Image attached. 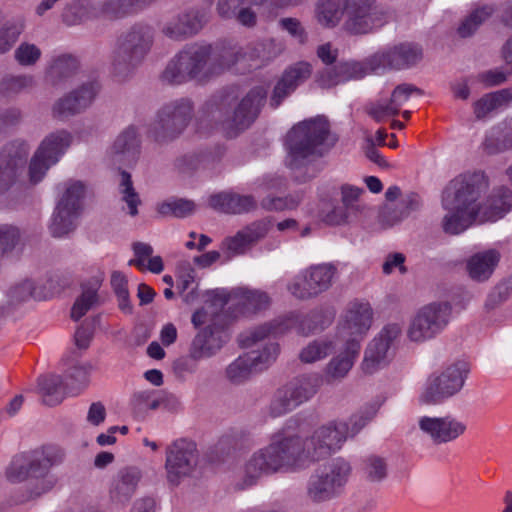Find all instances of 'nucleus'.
<instances>
[{
    "instance_id": "nucleus-37",
    "label": "nucleus",
    "mask_w": 512,
    "mask_h": 512,
    "mask_svg": "<svg viewBox=\"0 0 512 512\" xmlns=\"http://www.w3.org/2000/svg\"><path fill=\"white\" fill-rule=\"evenodd\" d=\"M139 134L134 126L121 132L111 147V153L121 155L124 160H133L139 151Z\"/></svg>"
},
{
    "instance_id": "nucleus-54",
    "label": "nucleus",
    "mask_w": 512,
    "mask_h": 512,
    "mask_svg": "<svg viewBox=\"0 0 512 512\" xmlns=\"http://www.w3.org/2000/svg\"><path fill=\"white\" fill-rule=\"evenodd\" d=\"M83 108L78 103L76 96L72 93L59 99L53 106V115L57 118L63 119L72 116L82 111Z\"/></svg>"
},
{
    "instance_id": "nucleus-14",
    "label": "nucleus",
    "mask_w": 512,
    "mask_h": 512,
    "mask_svg": "<svg viewBox=\"0 0 512 512\" xmlns=\"http://www.w3.org/2000/svg\"><path fill=\"white\" fill-rule=\"evenodd\" d=\"M72 142L71 134L60 130L47 135L41 142L29 167L30 180L38 183L43 179L47 170L55 165L65 154Z\"/></svg>"
},
{
    "instance_id": "nucleus-15",
    "label": "nucleus",
    "mask_w": 512,
    "mask_h": 512,
    "mask_svg": "<svg viewBox=\"0 0 512 512\" xmlns=\"http://www.w3.org/2000/svg\"><path fill=\"white\" fill-rule=\"evenodd\" d=\"M402 331L400 324L389 323L367 345L360 365L366 375H373L385 368L392 359V345Z\"/></svg>"
},
{
    "instance_id": "nucleus-51",
    "label": "nucleus",
    "mask_w": 512,
    "mask_h": 512,
    "mask_svg": "<svg viewBox=\"0 0 512 512\" xmlns=\"http://www.w3.org/2000/svg\"><path fill=\"white\" fill-rule=\"evenodd\" d=\"M120 192L122 194V200L128 206V213L131 216L137 215V207L140 204V199L132 186L130 175L126 172H122L121 174Z\"/></svg>"
},
{
    "instance_id": "nucleus-26",
    "label": "nucleus",
    "mask_w": 512,
    "mask_h": 512,
    "mask_svg": "<svg viewBox=\"0 0 512 512\" xmlns=\"http://www.w3.org/2000/svg\"><path fill=\"white\" fill-rule=\"evenodd\" d=\"M40 477L41 489L31 496H41L50 491L55 485V478L49 474V469L60 464L64 459V451L56 446H45L30 452Z\"/></svg>"
},
{
    "instance_id": "nucleus-6",
    "label": "nucleus",
    "mask_w": 512,
    "mask_h": 512,
    "mask_svg": "<svg viewBox=\"0 0 512 512\" xmlns=\"http://www.w3.org/2000/svg\"><path fill=\"white\" fill-rule=\"evenodd\" d=\"M452 319V306L447 301H432L418 307L409 317L405 330L411 343L423 344L437 338Z\"/></svg>"
},
{
    "instance_id": "nucleus-16",
    "label": "nucleus",
    "mask_w": 512,
    "mask_h": 512,
    "mask_svg": "<svg viewBox=\"0 0 512 512\" xmlns=\"http://www.w3.org/2000/svg\"><path fill=\"white\" fill-rule=\"evenodd\" d=\"M207 302L215 310H220L227 303L237 306L241 314L255 313L270 304V298L264 291L249 287H236L231 290L215 289L207 294Z\"/></svg>"
},
{
    "instance_id": "nucleus-56",
    "label": "nucleus",
    "mask_w": 512,
    "mask_h": 512,
    "mask_svg": "<svg viewBox=\"0 0 512 512\" xmlns=\"http://www.w3.org/2000/svg\"><path fill=\"white\" fill-rule=\"evenodd\" d=\"M41 50L32 43L23 42L15 50L14 56L21 66H32L41 57Z\"/></svg>"
},
{
    "instance_id": "nucleus-60",
    "label": "nucleus",
    "mask_w": 512,
    "mask_h": 512,
    "mask_svg": "<svg viewBox=\"0 0 512 512\" xmlns=\"http://www.w3.org/2000/svg\"><path fill=\"white\" fill-rule=\"evenodd\" d=\"M363 193V189L351 184H342L340 186L341 202L346 210L354 212L358 210V200Z\"/></svg>"
},
{
    "instance_id": "nucleus-4",
    "label": "nucleus",
    "mask_w": 512,
    "mask_h": 512,
    "mask_svg": "<svg viewBox=\"0 0 512 512\" xmlns=\"http://www.w3.org/2000/svg\"><path fill=\"white\" fill-rule=\"evenodd\" d=\"M336 141L329 132L327 120L317 116L295 125L287 134V166L299 181L314 177L310 173L312 157L322 155Z\"/></svg>"
},
{
    "instance_id": "nucleus-57",
    "label": "nucleus",
    "mask_w": 512,
    "mask_h": 512,
    "mask_svg": "<svg viewBox=\"0 0 512 512\" xmlns=\"http://www.w3.org/2000/svg\"><path fill=\"white\" fill-rule=\"evenodd\" d=\"M90 15V5L87 1L78 0L67 6L63 12V20L68 25H74Z\"/></svg>"
},
{
    "instance_id": "nucleus-49",
    "label": "nucleus",
    "mask_w": 512,
    "mask_h": 512,
    "mask_svg": "<svg viewBox=\"0 0 512 512\" xmlns=\"http://www.w3.org/2000/svg\"><path fill=\"white\" fill-rule=\"evenodd\" d=\"M77 355L70 361V367L63 381L64 385L71 389V391L85 386L88 383V377L91 370L89 363H79L77 361Z\"/></svg>"
},
{
    "instance_id": "nucleus-31",
    "label": "nucleus",
    "mask_w": 512,
    "mask_h": 512,
    "mask_svg": "<svg viewBox=\"0 0 512 512\" xmlns=\"http://www.w3.org/2000/svg\"><path fill=\"white\" fill-rule=\"evenodd\" d=\"M500 259L501 254L495 248L479 251L468 258L467 273L471 279L484 282L492 276Z\"/></svg>"
},
{
    "instance_id": "nucleus-59",
    "label": "nucleus",
    "mask_w": 512,
    "mask_h": 512,
    "mask_svg": "<svg viewBox=\"0 0 512 512\" xmlns=\"http://www.w3.org/2000/svg\"><path fill=\"white\" fill-rule=\"evenodd\" d=\"M23 30L21 23H8L0 29V53L11 49Z\"/></svg>"
},
{
    "instance_id": "nucleus-7",
    "label": "nucleus",
    "mask_w": 512,
    "mask_h": 512,
    "mask_svg": "<svg viewBox=\"0 0 512 512\" xmlns=\"http://www.w3.org/2000/svg\"><path fill=\"white\" fill-rule=\"evenodd\" d=\"M153 43V32L147 26H135L122 35L111 57L112 73L127 77L147 56Z\"/></svg>"
},
{
    "instance_id": "nucleus-3",
    "label": "nucleus",
    "mask_w": 512,
    "mask_h": 512,
    "mask_svg": "<svg viewBox=\"0 0 512 512\" xmlns=\"http://www.w3.org/2000/svg\"><path fill=\"white\" fill-rule=\"evenodd\" d=\"M282 50L273 39L256 43L242 50H226L219 57L211 55V46L192 44L179 51L166 65L161 74L163 82L182 84L189 80L204 81L214 74L230 69L238 63L253 67L248 62L268 61Z\"/></svg>"
},
{
    "instance_id": "nucleus-25",
    "label": "nucleus",
    "mask_w": 512,
    "mask_h": 512,
    "mask_svg": "<svg viewBox=\"0 0 512 512\" xmlns=\"http://www.w3.org/2000/svg\"><path fill=\"white\" fill-rule=\"evenodd\" d=\"M271 226L272 223L268 219L254 222L238 231L235 236L226 238L222 248L226 249L231 256L242 255L264 238Z\"/></svg>"
},
{
    "instance_id": "nucleus-55",
    "label": "nucleus",
    "mask_w": 512,
    "mask_h": 512,
    "mask_svg": "<svg viewBox=\"0 0 512 512\" xmlns=\"http://www.w3.org/2000/svg\"><path fill=\"white\" fill-rule=\"evenodd\" d=\"M111 285L117 295L119 307L124 312L131 311L127 280L120 272H114L111 276Z\"/></svg>"
},
{
    "instance_id": "nucleus-62",
    "label": "nucleus",
    "mask_w": 512,
    "mask_h": 512,
    "mask_svg": "<svg viewBox=\"0 0 512 512\" xmlns=\"http://www.w3.org/2000/svg\"><path fill=\"white\" fill-rule=\"evenodd\" d=\"M99 90V83L97 81H90L73 91L72 94L76 96L78 103L85 109L93 102Z\"/></svg>"
},
{
    "instance_id": "nucleus-43",
    "label": "nucleus",
    "mask_w": 512,
    "mask_h": 512,
    "mask_svg": "<svg viewBox=\"0 0 512 512\" xmlns=\"http://www.w3.org/2000/svg\"><path fill=\"white\" fill-rule=\"evenodd\" d=\"M338 341L332 339H317L309 342L299 353L304 363H314L326 358L334 349Z\"/></svg>"
},
{
    "instance_id": "nucleus-48",
    "label": "nucleus",
    "mask_w": 512,
    "mask_h": 512,
    "mask_svg": "<svg viewBox=\"0 0 512 512\" xmlns=\"http://www.w3.org/2000/svg\"><path fill=\"white\" fill-rule=\"evenodd\" d=\"M98 288L99 282L96 280L83 286L82 293L75 301L71 310V317L74 320H79L96 304Z\"/></svg>"
},
{
    "instance_id": "nucleus-44",
    "label": "nucleus",
    "mask_w": 512,
    "mask_h": 512,
    "mask_svg": "<svg viewBox=\"0 0 512 512\" xmlns=\"http://www.w3.org/2000/svg\"><path fill=\"white\" fill-rule=\"evenodd\" d=\"M140 478V471L136 468L122 470L114 483V496L119 500L130 497L135 492Z\"/></svg>"
},
{
    "instance_id": "nucleus-61",
    "label": "nucleus",
    "mask_w": 512,
    "mask_h": 512,
    "mask_svg": "<svg viewBox=\"0 0 512 512\" xmlns=\"http://www.w3.org/2000/svg\"><path fill=\"white\" fill-rule=\"evenodd\" d=\"M302 200L301 194H296L288 197L267 198L263 200V207L268 210H292L295 209Z\"/></svg>"
},
{
    "instance_id": "nucleus-42",
    "label": "nucleus",
    "mask_w": 512,
    "mask_h": 512,
    "mask_svg": "<svg viewBox=\"0 0 512 512\" xmlns=\"http://www.w3.org/2000/svg\"><path fill=\"white\" fill-rule=\"evenodd\" d=\"M512 100V91L503 89L483 96L474 104V111L477 118L486 116L494 109L507 105Z\"/></svg>"
},
{
    "instance_id": "nucleus-38",
    "label": "nucleus",
    "mask_w": 512,
    "mask_h": 512,
    "mask_svg": "<svg viewBox=\"0 0 512 512\" xmlns=\"http://www.w3.org/2000/svg\"><path fill=\"white\" fill-rule=\"evenodd\" d=\"M251 330L252 329H250V331ZM247 332H249V330L243 332L239 336V339L241 338V336L243 334H245ZM275 337L276 336H269V337L265 338L264 340L259 341L258 343L255 344V346L261 344L262 342H265L262 345L261 349L253 350V351L247 353L248 355L251 356L254 366H256V370H258V372L267 369L272 363L275 362V360L277 359V357L279 355L280 348H279L278 343L270 341L271 338H275ZM239 343H241V342L239 341ZM240 345L243 348H245L242 344H240ZM253 347H254V345L251 346L250 348H253Z\"/></svg>"
},
{
    "instance_id": "nucleus-13",
    "label": "nucleus",
    "mask_w": 512,
    "mask_h": 512,
    "mask_svg": "<svg viewBox=\"0 0 512 512\" xmlns=\"http://www.w3.org/2000/svg\"><path fill=\"white\" fill-rule=\"evenodd\" d=\"M322 384L319 375L298 377L279 389L271 402L270 413L274 417L282 416L302 403L311 399Z\"/></svg>"
},
{
    "instance_id": "nucleus-58",
    "label": "nucleus",
    "mask_w": 512,
    "mask_h": 512,
    "mask_svg": "<svg viewBox=\"0 0 512 512\" xmlns=\"http://www.w3.org/2000/svg\"><path fill=\"white\" fill-rule=\"evenodd\" d=\"M365 475L371 482H380L387 476V464L383 458L370 456L365 462Z\"/></svg>"
},
{
    "instance_id": "nucleus-32",
    "label": "nucleus",
    "mask_w": 512,
    "mask_h": 512,
    "mask_svg": "<svg viewBox=\"0 0 512 512\" xmlns=\"http://www.w3.org/2000/svg\"><path fill=\"white\" fill-rule=\"evenodd\" d=\"M265 96L266 91L258 87L251 90L247 96L242 99L237 109L234 111L232 118V121L238 128L244 129L254 121Z\"/></svg>"
},
{
    "instance_id": "nucleus-36",
    "label": "nucleus",
    "mask_w": 512,
    "mask_h": 512,
    "mask_svg": "<svg viewBox=\"0 0 512 512\" xmlns=\"http://www.w3.org/2000/svg\"><path fill=\"white\" fill-rule=\"evenodd\" d=\"M134 258L129 261V265L137 267L139 270H148L158 274L163 271L164 265L160 256H153L151 245L143 242L133 244Z\"/></svg>"
},
{
    "instance_id": "nucleus-21",
    "label": "nucleus",
    "mask_w": 512,
    "mask_h": 512,
    "mask_svg": "<svg viewBox=\"0 0 512 512\" xmlns=\"http://www.w3.org/2000/svg\"><path fill=\"white\" fill-rule=\"evenodd\" d=\"M414 93L419 95L420 91L409 84L398 85L391 91H382L378 99L369 105L368 114L377 122L395 116Z\"/></svg>"
},
{
    "instance_id": "nucleus-27",
    "label": "nucleus",
    "mask_w": 512,
    "mask_h": 512,
    "mask_svg": "<svg viewBox=\"0 0 512 512\" xmlns=\"http://www.w3.org/2000/svg\"><path fill=\"white\" fill-rule=\"evenodd\" d=\"M369 73V59L365 63L356 61L340 63L334 68H327L318 78V84L322 88H331L350 80H358Z\"/></svg>"
},
{
    "instance_id": "nucleus-22",
    "label": "nucleus",
    "mask_w": 512,
    "mask_h": 512,
    "mask_svg": "<svg viewBox=\"0 0 512 512\" xmlns=\"http://www.w3.org/2000/svg\"><path fill=\"white\" fill-rule=\"evenodd\" d=\"M207 21V11L189 8L169 19L162 28L163 34L175 41H183L197 34Z\"/></svg>"
},
{
    "instance_id": "nucleus-19",
    "label": "nucleus",
    "mask_w": 512,
    "mask_h": 512,
    "mask_svg": "<svg viewBox=\"0 0 512 512\" xmlns=\"http://www.w3.org/2000/svg\"><path fill=\"white\" fill-rule=\"evenodd\" d=\"M421 57L422 50L419 46L403 43L372 55L369 58V66L374 73H381L388 68H407L417 63Z\"/></svg>"
},
{
    "instance_id": "nucleus-50",
    "label": "nucleus",
    "mask_w": 512,
    "mask_h": 512,
    "mask_svg": "<svg viewBox=\"0 0 512 512\" xmlns=\"http://www.w3.org/2000/svg\"><path fill=\"white\" fill-rule=\"evenodd\" d=\"M493 11L494 9L488 5L473 10L458 27L459 35L461 37L471 36L492 15Z\"/></svg>"
},
{
    "instance_id": "nucleus-53",
    "label": "nucleus",
    "mask_w": 512,
    "mask_h": 512,
    "mask_svg": "<svg viewBox=\"0 0 512 512\" xmlns=\"http://www.w3.org/2000/svg\"><path fill=\"white\" fill-rule=\"evenodd\" d=\"M33 83L31 75H9L1 81L0 89L7 94H15L30 88Z\"/></svg>"
},
{
    "instance_id": "nucleus-47",
    "label": "nucleus",
    "mask_w": 512,
    "mask_h": 512,
    "mask_svg": "<svg viewBox=\"0 0 512 512\" xmlns=\"http://www.w3.org/2000/svg\"><path fill=\"white\" fill-rule=\"evenodd\" d=\"M256 372L258 370L247 353L240 355L226 368L227 378L233 383H241Z\"/></svg>"
},
{
    "instance_id": "nucleus-17",
    "label": "nucleus",
    "mask_w": 512,
    "mask_h": 512,
    "mask_svg": "<svg viewBox=\"0 0 512 512\" xmlns=\"http://www.w3.org/2000/svg\"><path fill=\"white\" fill-rule=\"evenodd\" d=\"M192 114L189 99H180L164 105L156 114L149 133L156 139H165L180 133Z\"/></svg>"
},
{
    "instance_id": "nucleus-41",
    "label": "nucleus",
    "mask_w": 512,
    "mask_h": 512,
    "mask_svg": "<svg viewBox=\"0 0 512 512\" xmlns=\"http://www.w3.org/2000/svg\"><path fill=\"white\" fill-rule=\"evenodd\" d=\"M46 294L33 280L25 279L13 285L7 292V300L11 305H18L29 299L41 300Z\"/></svg>"
},
{
    "instance_id": "nucleus-63",
    "label": "nucleus",
    "mask_w": 512,
    "mask_h": 512,
    "mask_svg": "<svg viewBox=\"0 0 512 512\" xmlns=\"http://www.w3.org/2000/svg\"><path fill=\"white\" fill-rule=\"evenodd\" d=\"M20 238L19 230L14 226H0V258L13 249Z\"/></svg>"
},
{
    "instance_id": "nucleus-11",
    "label": "nucleus",
    "mask_w": 512,
    "mask_h": 512,
    "mask_svg": "<svg viewBox=\"0 0 512 512\" xmlns=\"http://www.w3.org/2000/svg\"><path fill=\"white\" fill-rule=\"evenodd\" d=\"M311 318L310 313L300 315L296 312H292L283 317L274 319L269 323L253 328V330L241 336L240 342L244 347H251L269 336L283 335L292 328H295L297 333L302 336L318 333L314 321H310Z\"/></svg>"
},
{
    "instance_id": "nucleus-10",
    "label": "nucleus",
    "mask_w": 512,
    "mask_h": 512,
    "mask_svg": "<svg viewBox=\"0 0 512 512\" xmlns=\"http://www.w3.org/2000/svg\"><path fill=\"white\" fill-rule=\"evenodd\" d=\"M86 186L79 180H68L61 186V195L49 226L54 237H63L76 227L82 210Z\"/></svg>"
},
{
    "instance_id": "nucleus-35",
    "label": "nucleus",
    "mask_w": 512,
    "mask_h": 512,
    "mask_svg": "<svg viewBox=\"0 0 512 512\" xmlns=\"http://www.w3.org/2000/svg\"><path fill=\"white\" fill-rule=\"evenodd\" d=\"M374 0H348L349 22L348 27L356 32L368 31L377 18L371 12Z\"/></svg>"
},
{
    "instance_id": "nucleus-23",
    "label": "nucleus",
    "mask_w": 512,
    "mask_h": 512,
    "mask_svg": "<svg viewBox=\"0 0 512 512\" xmlns=\"http://www.w3.org/2000/svg\"><path fill=\"white\" fill-rule=\"evenodd\" d=\"M375 1H373L371 5V12L375 14L377 17L375 21L373 22V26L368 31H353L348 27L349 22V13H348V0H346L345 8L341 9L340 3L338 0H319L316 5V19L318 23L324 27H334L336 26L342 16L346 15V21H345V28L347 31L353 33V34H365L371 32L373 29L378 28L382 26L383 20H382V14L376 9Z\"/></svg>"
},
{
    "instance_id": "nucleus-39",
    "label": "nucleus",
    "mask_w": 512,
    "mask_h": 512,
    "mask_svg": "<svg viewBox=\"0 0 512 512\" xmlns=\"http://www.w3.org/2000/svg\"><path fill=\"white\" fill-rule=\"evenodd\" d=\"M300 0H219L217 9L220 16L230 18L236 15V9L243 3L268 8H282L297 5Z\"/></svg>"
},
{
    "instance_id": "nucleus-40",
    "label": "nucleus",
    "mask_w": 512,
    "mask_h": 512,
    "mask_svg": "<svg viewBox=\"0 0 512 512\" xmlns=\"http://www.w3.org/2000/svg\"><path fill=\"white\" fill-rule=\"evenodd\" d=\"M310 278L309 291L318 296L329 289L336 274V267L329 263L311 266L306 269Z\"/></svg>"
},
{
    "instance_id": "nucleus-20",
    "label": "nucleus",
    "mask_w": 512,
    "mask_h": 512,
    "mask_svg": "<svg viewBox=\"0 0 512 512\" xmlns=\"http://www.w3.org/2000/svg\"><path fill=\"white\" fill-rule=\"evenodd\" d=\"M197 463V452L194 443L178 440L167 451L166 471L170 483L178 484L189 476Z\"/></svg>"
},
{
    "instance_id": "nucleus-1",
    "label": "nucleus",
    "mask_w": 512,
    "mask_h": 512,
    "mask_svg": "<svg viewBox=\"0 0 512 512\" xmlns=\"http://www.w3.org/2000/svg\"><path fill=\"white\" fill-rule=\"evenodd\" d=\"M297 422L287 424L270 436L269 443L254 451L243 466L240 489L250 488L265 476L296 473L341 448L349 437L345 421H333L316 429L310 438L296 432Z\"/></svg>"
},
{
    "instance_id": "nucleus-24",
    "label": "nucleus",
    "mask_w": 512,
    "mask_h": 512,
    "mask_svg": "<svg viewBox=\"0 0 512 512\" xmlns=\"http://www.w3.org/2000/svg\"><path fill=\"white\" fill-rule=\"evenodd\" d=\"M337 189L334 185L324 184L318 188L315 217L329 225H342L350 221L351 211L336 204Z\"/></svg>"
},
{
    "instance_id": "nucleus-5",
    "label": "nucleus",
    "mask_w": 512,
    "mask_h": 512,
    "mask_svg": "<svg viewBox=\"0 0 512 512\" xmlns=\"http://www.w3.org/2000/svg\"><path fill=\"white\" fill-rule=\"evenodd\" d=\"M211 323L201 329L192 339L189 347V357L200 361L215 356L230 339L228 326L221 322L217 310L207 302L206 307L197 310L192 316L195 327Z\"/></svg>"
},
{
    "instance_id": "nucleus-28",
    "label": "nucleus",
    "mask_w": 512,
    "mask_h": 512,
    "mask_svg": "<svg viewBox=\"0 0 512 512\" xmlns=\"http://www.w3.org/2000/svg\"><path fill=\"white\" fill-rule=\"evenodd\" d=\"M337 354L328 362L325 375L331 380H340L347 376L359 356L360 346L357 341L340 342Z\"/></svg>"
},
{
    "instance_id": "nucleus-45",
    "label": "nucleus",
    "mask_w": 512,
    "mask_h": 512,
    "mask_svg": "<svg viewBox=\"0 0 512 512\" xmlns=\"http://www.w3.org/2000/svg\"><path fill=\"white\" fill-rule=\"evenodd\" d=\"M63 380L58 375H45L38 379V391L45 404L53 406L63 400L61 385Z\"/></svg>"
},
{
    "instance_id": "nucleus-18",
    "label": "nucleus",
    "mask_w": 512,
    "mask_h": 512,
    "mask_svg": "<svg viewBox=\"0 0 512 512\" xmlns=\"http://www.w3.org/2000/svg\"><path fill=\"white\" fill-rule=\"evenodd\" d=\"M417 424L421 433L435 444L453 442L467 431L466 421L451 414L441 417L420 416Z\"/></svg>"
},
{
    "instance_id": "nucleus-9",
    "label": "nucleus",
    "mask_w": 512,
    "mask_h": 512,
    "mask_svg": "<svg viewBox=\"0 0 512 512\" xmlns=\"http://www.w3.org/2000/svg\"><path fill=\"white\" fill-rule=\"evenodd\" d=\"M470 373V363L464 359L446 365L439 374L431 375L425 382L419 400L424 404L440 403L458 394Z\"/></svg>"
},
{
    "instance_id": "nucleus-8",
    "label": "nucleus",
    "mask_w": 512,
    "mask_h": 512,
    "mask_svg": "<svg viewBox=\"0 0 512 512\" xmlns=\"http://www.w3.org/2000/svg\"><path fill=\"white\" fill-rule=\"evenodd\" d=\"M352 466L343 458H336L316 470L307 483V496L315 503H323L341 496L351 477Z\"/></svg>"
},
{
    "instance_id": "nucleus-52",
    "label": "nucleus",
    "mask_w": 512,
    "mask_h": 512,
    "mask_svg": "<svg viewBox=\"0 0 512 512\" xmlns=\"http://www.w3.org/2000/svg\"><path fill=\"white\" fill-rule=\"evenodd\" d=\"M310 278L305 270L300 271L287 285L290 294L298 299H310L316 297V293L309 291Z\"/></svg>"
},
{
    "instance_id": "nucleus-64",
    "label": "nucleus",
    "mask_w": 512,
    "mask_h": 512,
    "mask_svg": "<svg viewBox=\"0 0 512 512\" xmlns=\"http://www.w3.org/2000/svg\"><path fill=\"white\" fill-rule=\"evenodd\" d=\"M279 25L283 30L287 31L298 42L304 43L306 39V34L299 20L291 17L282 18L279 21Z\"/></svg>"
},
{
    "instance_id": "nucleus-2",
    "label": "nucleus",
    "mask_w": 512,
    "mask_h": 512,
    "mask_svg": "<svg viewBox=\"0 0 512 512\" xmlns=\"http://www.w3.org/2000/svg\"><path fill=\"white\" fill-rule=\"evenodd\" d=\"M488 179L483 172H467L452 179L442 192L445 211L443 230L457 235L474 224L495 222L512 208V193L500 188L487 197Z\"/></svg>"
},
{
    "instance_id": "nucleus-34",
    "label": "nucleus",
    "mask_w": 512,
    "mask_h": 512,
    "mask_svg": "<svg viewBox=\"0 0 512 512\" xmlns=\"http://www.w3.org/2000/svg\"><path fill=\"white\" fill-rule=\"evenodd\" d=\"M483 146L490 154L512 149V117L492 127L485 136Z\"/></svg>"
},
{
    "instance_id": "nucleus-12",
    "label": "nucleus",
    "mask_w": 512,
    "mask_h": 512,
    "mask_svg": "<svg viewBox=\"0 0 512 512\" xmlns=\"http://www.w3.org/2000/svg\"><path fill=\"white\" fill-rule=\"evenodd\" d=\"M374 312L369 302L355 300L342 312L336 326L335 338L338 342H361L372 327Z\"/></svg>"
},
{
    "instance_id": "nucleus-33",
    "label": "nucleus",
    "mask_w": 512,
    "mask_h": 512,
    "mask_svg": "<svg viewBox=\"0 0 512 512\" xmlns=\"http://www.w3.org/2000/svg\"><path fill=\"white\" fill-rule=\"evenodd\" d=\"M209 205L224 213H242L253 209L256 205L251 196L222 192L211 195Z\"/></svg>"
},
{
    "instance_id": "nucleus-30",
    "label": "nucleus",
    "mask_w": 512,
    "mask_h": 512,
    "mask_svg": "<svg viewBox=\"0 0 512 512\" xmlns=\"http://www.w3.org/2000/svg\"><path fill=\"white\" fill-rule=\"evenodd\" d=\"M310 74L311 66L306 62L297 63L287 69L274 88L271 105L275 108L278 107L282 100L293 92L300 83L305 81Z\"/></svg>"
},
{
    "instance_id": "nucleus-46",
    "label": "nucleus",
    "mask_w": 512,
    "mask_h": 512,
    "mask_svg": "<svg viewBox=\"0 0 512 512\" xmlns=\"http://www.w3.org/2000/svg\"><path fill=\"white\" fill-rule=\"evenodd\" d=\"M24 163L21 156H12L11 150L0 152V192L4 191L14 180L18 167Z\"/></svg>"
},
{
    "instance_id": "nucleus-29",
    "label": "nucleus",
    "mask_w": 512,
    "mask_h": 512,
    "mask_svg": "<svg viewBox=\"0 0 512 512\" xmlns=\"http://www.w3.org/2000/svg\"><path fill=\"white\" fill-rule=\"evenodd\" d=\"M6 478L11 483H20L28 478L35 480V487L30 491L29 495L20 499L19 502L36 498L37 496H31L32 493L41 489L40 477L30 452L17 455L12 459L6 469Z\"/></svg>"
}]
</instances>
